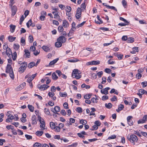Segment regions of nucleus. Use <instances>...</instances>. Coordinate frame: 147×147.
I'll use <instances>...</instances> for the list:
<instances>
[{
  "label": "nucleus",
  "instance_id": "obj_1",
  "mask_svg": "<svg viewBox=\"0 0 147 147\" xmlns=\"http://www.w3.org/2000/svg\"><path fill=\"white\" fill-rule=\"evenodd\" d=\"M127 138L128 140L133 145H135L136 143H138V138L134 134L128 135L127 136Z\"/></svg>",
  "mask_w": 147,
  "mask_h": 147
},
{
  "label": "nucleus",
  "instance_id": "obj_2",
  "mask_svg": "<svg viewBox=\"0 0 147 147\" xmlns=\"http://www.w3.org/2000/svg\"><path fill=\"white\" fill-rule=\"evenodd\" d=\"M81 72L78 69H74L72 73V77L76 79H79L81 77Z\"/></svg>",
  "mask_w": 147,
  "mask_h": 147
},
{
  "label": "nucleus",
  "instance_id": "obj_3",
  "mask_svg": "<svg viewBox=\"0 0 147 147\" xmlns=\"http://www.w3.org/2000/svg\"><path fill=\"white\" fill-rule=\"evenodd\" d=\"M72 26L71 28V30L69 32L68 34V36H72L73 35L74 33L77 28L76 27V23L75 22H73L71 24Z\"/></svg>",
  "mask_w": 147,
  "mask_h": 147
},
{
  "label": "nucleus",
  "instance_id": "obj_4",
  "mask_svg": "<svg viewBox=\"0 0 147 147\" xmlns=\"http://www.w3.org/2000/svg\"><path fill=\"white\" fill-rule=\"evenodd\" d=\"M39 118V121L40 122V127L41 129L44 130L47 129V128L45 127V123L43 119H41L40 117Z\"/></svg>",
  "mask_w": 147,
  "mask_h": 147
},
{
  "label": "nucleus",
  "instance_id": "obj_5",
  "mask_svg": "<svg viewBox=\"0 0 147 147\" xmlns=\"http://www.w3.org/2000/svg\"><path fill=\"white\" fill-rule=\"evenodd\" d=\"M27 63L26 62H23L21 64V66L19 69V71L21 72H23L26 68Z\"/></svg>",
  "mask_w": 147,
  "mask_h": 147
},
{
  "label": "nucleus",
  "instance_id": "obj_6",
  "mask_svg": "<svg viewBox=\"0 0 147 147\" xmlns=\"http://www.w3.org/2000/svg\"><path fill=\"white\" fill-rule=\"evenodd\" d=\"M82 9L81 8L78 7L76 11V19H78L81 16L82 13Z\"/></svg>",
  "mask_w": 147,
  "mask_h": 147
},
{
  "label": "nucleus",
  "instance_id": "obj_7",
  "mask_svg": "<svg viewBox=\"0 0 147 147\" xmlns=\"http://www.w3.org/2000/svg\"><path fill=\"white\" fill-rule=\"evenodd\" d=\"M51 111L55 113L58 114L57 112H59L60 110V107L59 106H56L54 108H51Z\"/></svg>",
  "mask_w": 147,
  "mask_h": 147
},
{
  "label": "nucleus",
  "instance_id": "obj_8",
  "mask_svg": "<svg viewBox=\"0 0 147 147\" xmlns=\"http://www.w3.org/2000/svg\"><path fill=\"white\" fill-rule=\"evenodd\" d=\"M6 72L7 73H11L13 72V69L10 64H7L6 69Z\"/></svg>",
  "mask_w": 147,
  "mask_h": 147
},
{
  "label": "nucleus",
  "instance_id": "obj_9",
  "mask_svg": "<svg viewBox=\"0 0 147 147\" xmlns=\"http://www.w3.org/2000/svg\"><path fill=\"white\" fill-rule=\"evenodd\" d=\"M66 40V38L64 36H61L59 37L57 39V41H59L62 43H64Z\"/></svg>",
  "mask_w": 147,
  "mask_h": 147
},
{
  "label": "nucleus",
  "instance_id": "obj_10",
  "mask_svg": "<svg viewBox=\"0 0 147 147\" xmlns=\"http://www.w3.org/2000/svg\"><path fill=\"white\" fill-rule=\"evenodd\" d=\"M147 120V115H145L142 119L139 120L138 121V124L143 123Z\"/></svg>",
  "mask_w": 147,
  "mask_h": 147
},
{
  "label": "nucleus",
  "instance_id": "obj_11",
  "mask_svg": "<svg viewBox=\"0 0 147 147\" xmlns=\"http://www.w3.org/2000/svg\"><path fill=\"white\" fill-rule=\"evenodd\" d=\"M133 117L131 116H129L127 117V119L128 124L129 125H133V122L131 120Z\"/></svg>",
  "mask_w": 147,
  "mask_h": 147
},
{
  "label": "nucleus",
  "instance_id": "obj_12",
  "mask_svg": "<svg viewBox=\"0 0 147 147\" xmlns=\"http://www.w3.org/2000/svg\"><path fill=\"white\" fill-rule=\"evenodd\" d=\"M110 88L109 87H107L101 90L100 92L102 94L105 95H107L108 94V91L110 90Z\"/></svg>",
  "mask_w": 147,
  "mask_h": 147
},
{
  "label": "nucleus",
  "instance_id": "obj_13",
  "mask_svg": "<svg viewBox=\"0 0 147 147\" xmlns=\"http://www.w3.org/2000/svg\"><path fill=\"white\" fill-rule=\"evenodd\" d=\"M11 7V11H12V15L14 16L16 13L17 10V7L15 5L10 7Z\"/></svg>",
  "mask_w": 147,
  "mask_h": 147
},
{
  "label": "nucleus",
  "instance_id": "obj_14",
  "mask_svg": "<svg viewBox=\"0 0 147 147\" xmlns=\"http://www.w3.org/2000/svg\"><path fill=\"white\" fill-rule=\"evenodd\" d=\"M26 85V83L25 82H23L22 84H20L19 86H18L16 88V90L17 91H19L22 90L24 88V87Z\"/></svg>",
  "mask_w": 147,
  "mask_h": 147
},
{
  "label": "nucleus",
  "instance_id": "obj_15",
  "mask_svg": "<svg viewBox=\"0 0 147 147\" xmlns=\"http://www.w3.org/2000/svg\"><path fill=\"white\" fill-rule=\"evenodd\" d=\"M14 119V116L12 115H9L7 116V118L6 119V122L8 123L11 122L12 120Z\"/></svg>",
  "mask_w": 147,
  "mask_h": 147
},
{
  "label": "nucleus",
  "instance_id": "obj_16",
  "mask_svg": "<svg viewBox=\"0 0 147 147\" xmlns=\"http://www.w3.org/2000/svg\"><path fill=\"white\" fill-rule=\"evenodd\" d=\"M25 53L24 56L25 58H29L30 57V53L29 51L27 49H25L24 51Z\"/></svg>",
  "mask_w": 147,
  "mask_h": 147
},
{
  "label": "nucleus",
  "instance_id": "obj_17",
  "mask_svg": "<svg viewBox=\"0 0 147 147\" xmlns=\"http://www.w3.org/2000/svg\"><path fill=\"white\" fill-rule=\"evenodd\" d=\"M42 49H43L46 52H49L50 51L51 49L49 47L45 45L42 47Z\"/></svg>",
  "mask_w": 147,
  "mask_h": 147
},
{
  "label": "nucleus",
  "instance_id": "obj_18",
  "mask_svg": "<svg viewBox=\"0 0 147 147\" xmlns=\"http://www.w3.org/2000/svg\"><path fill=\"white\" fill-rule=\"evenodd\" d=\"M35 24L32 23L31 20H30L26 23V26L28 28H29L30 26L34 27L35 26Z\"/></svg>",
  "mask_w": 147,
  "mask_h": 147
},
{
  "label": "nucleus",
  "instance_id": "obj_19",
  "mask_svg": "<svg viewBox=\"0 0 147 147\" xmlns=\"http://www.w3.org/2000/svg\"><path fill=\"white\" fill-rule=\"evenodd\" d=\"M49 86L46 84H43L41 85L39 87V89L41 90H44L47 89V88H49Z\"/></svg>",
  "mask_w": 147,
  "mask_h": 147
},
{
  "label": "nucleus",
  "instance_id": "obj_20",
  "mask_svg": "<svg viewBox=\"0 0 147 147\" xmlns=\"http://www.w3.org/2000/svg\"><path fill=\"white\" fill-rule=\"evenodd\" d=\"M62 26L64 28H67L69 27V24L67 20H63Z\"/></svg>",
  "mask_w": 147,
  "mask_h": 147
},
{
  "label": "nucleus",
  "instance_id": "obj_21",
  "mask_svg": "<svg viewBox=\"0 0 147 147\" xmlns=\"http://www.w3.org/2000/svg\"><path fill=\"white\" fill-rule=\"evenodd\" d=\"M97 18L98 21L95 20V22L98 24H101L103 22L102 19L100 18V17L98 15L97 16Z\"/></svg>",
  "mask_w": 147,
  "mask_h": 147
},
{
  "label": "nucleus",
  "instance_id": "obj_22",
  "mask_svg": "<svg viewBox=\"0 0 147 147\" xmlns=\"http://www.w3.org/2000/svg\"><path fill=\"white\" fill-rule=\"evenodd\" d=\"M36 117L35 115H33L32 117L31 120L32 121V123L33 125H35L37 123L36 120Z\"/></svg>",
  "mask_w": 147,
  "mask_h": 147
},
{
  "label": "nucleus",
  "instance_id": "obj_23",
  "mask_svg": "<svg viewBox=\"0 0 147 147\" xmlns=\"http://www.w3.org/2000/svg\"><path fill=\"white\" fill-rule=\"evenodd\" d=\"M20 43L21 45L22 46L25 45L26 44V41L24 38L22 37L20 39Z\"/></svg>",
  "mask_w": 147,
  "mask_h": 147
},
{
  "label": "nucleus",
  "instance_id": "obj_24",
  "mask_svg": "<svg viewBox=\"0 0 147 147\" xmlns=\"http://www.w3.org/2000/svg\"><path fill=\"white\" fill-rule=\"evenodd\" d=\"M6 53L8 57L10 56L11 55L12 53V52L11 49L9 48H8L6 50Z\"/></svg>",
  "mask_w": 147,
  "mask_h": 147
},
{
  "label": "nucleus",
  "instance_id": "obj_25",
  "mask_svg": "<svg viewBox=\"0 0 147 147\" xmlns=\"http://www.w3.org/2000/svg\"><path fill=\"white\" fill-rule=\"evenodd\" d=\"M10 31L11 32L13 33L14 32L16 28V26L13 24H11L10 25Z\"/></svg>",
  "mask_w": 147,
  "mask_h": 147
},
{
  "label": "nucleus",
  "instance_id": "obj_26",
  "mask_svg": "<svg viewBox=\"0 0 147 147\" xmlns=\"http://www.w3.org/2000/svg\"><path fill=\"white\" fill-rule=\"evenodd\" d=\"M20 45L18 43H15L13 44V49L16 51H18L20 48Z\"/></svg>",
  "mask_w": 147,
  "mask_h": 147
},
{
  "label": "nucleus",
  "instance_id": "obj_27",
  "mask_svg": "<svg viewBox=\"0 0 147 147\" xmlns=\"http://www.w3.org/2000/svg\"><path fill=\"white\" fill-rule=\"evenodd\" d=\"M36 134L38 136H41L43 134V131H38L36 132Z\"/></svg>",
  "mask_w": 147,
  "mask_h": 147
},
{
  "label": "nucleus",
  "instance_id": "obj_28",
  "mask_svg": "<svg viewBox=\"0 0 147 147\" xmlns=\"http://www.w3.org/2000/svg\"><path fill=\"white\" fill-rule=\"evenodd\" d=\"M79 61L77 58H74L73 59H69L68 60V61L71 63H75Z\"/></svg>",
  "mask_w": 147,
  "mask_h": 147
},
{
  "label": "nucleus",
  "instance_id": "obj_29",
  "mask_svg": "<svg viewBox=\"0 0 147 147\" xmlns=\"http://www.w3.org/2000/svg\"><path fill=\"white\" fill-rule=\"evenodd\" d=\"M16 39V37H13L11 36H9L8 37V40L10 42H13Z\"/></svg>",
  "mask_w": 147,
  "mask_h": 147
},
{
  "label": "nucleus",
  "instance_id": "obj_30",
  "mask_svg": "<svg viewBox=\"0 0 147 147\" xmlns=\"http://www.w3.org/2000/svg\"><path fill=\"white\" fill-rule=\"evenodd\" d=\"M138 47H134L133 48L132 51H131L130 53L132 54H135L136 52H138Z\"/></svg>",
  "mask_w": 147,
  "mask_h": 147
},
{
  "label": "nucleus",
  "instance_id": "obj_31",
  "mask_svg": "<svg viewBox=\"0 0 147 147\" xmlns=\"http://www.w3.org/2000/svg\"><path fill=\"white\" fill-rule=\"evenodd\" d=\"M58 60V58H56V59H54L53 61H51L49 63V65H52L55 64L57 62Z\"/></svg>",
  "mask_w": 147,
  "mask_h": 147
},
{
  "label": "nucleus",
  "instance_id": "obj_32",
  "mask_svg": "<svg viewBox=\"0 0 147 147\" xmlns=\"http://www.w3.org/2000/svg\"><path fill=\"white\" fill-rule=\"evenodd\" d=\"M123 108V105L122 104H121L119 106L118 109H116V111L117 112H119L120 111L122 110Z\"/></svg>",
  "mask_w": 147,
  "mask_h": 147
},
{
  "label": "nucleus",
  "instance_id": "obj_33",
  "mask_svg": "<svg viewBox=\"0 0 147 147\" xmlns=\"http://www.w3.org/2000/svg\"><path fill=\"white\" fill-rule=\"evenodd\" d=\"M28 107L30 110V111L32 112H33L34 110V107L32 106V105H28Z\"/></svg>",
  "mask_w": 147,
  "mask_h": 147
},
{
  "label": "nucleus",
  "instance_id": "obj_34",
  "mask_svg": "<svg viewBox=\"0 0 147 147\" xmlns=\"http://www.w3.org/2000/svg\"><path fill=\"white\" fill-rule=\"evenodd\" d=\"M62 44L61 42L57 41V42L55 43V46L57 47H60L62 46Z\"/></svg>",
  "mask_w": 147,
  "mask_h": 147
},
{
  "label": "nucleus",
  "instance_id": "obj_35",
  "mask_svg": "<svg viewBox=\"0 0 147 147\" xmlns=\"http://www.w3.org/2000/svg\"><path fill=\"white\" fill-rule=\"evenodd\" d=\"M50 126L51 129H53L56 126V123L53 122H51L50 123Z\"/></svg>",
  "mask_w": 147,
  "mask_h": 147
},
{
  "label": "nucleus",
  "instance_id": "obj_36",
  "mask_svg": "<svg viewBox=\"0 0 147 147\" xmlns=\"http://www.w3.org/2000/svg\"><path fill=\"white\" fill-rule=\"evenodd\" d=\"M129 23L128 22H125L124 23H119L118 24L119 26H124L126 25H128L129 24Z\"/></svg>",
  "mask_w": 147,
  "mask_h": 147
},
{
  "label": "nucleus",
  "instance_id": "obj_37",
  "mask_svg": "<svg viewBox=\"0 0 147 147\" xmlns=\"http://www.w3.org/2000/svg\"><path fill=\"white\" fill-rule=\"evenodd\" d=\"M105 106L107 108L110 109L112 107V105L110 103H109L108 104L106 103L105 104Z\"/></svg>",
  "mask_w": 147,
  "mask_h": 147
},
{
  "label": "nucleus",
  "instance_id": "obj_38",
  "mask_svg": "<svg viewBox=\"0 0 147 147\" xmlns=\"http://www.w3.org/2000/svg\"><path fill=\"white\" fill-rule=\"evenodd\" d=\"M110 92L111 94L114 93L116 94H118V91L114 88L112 89Z\"/></svg>",
  "mask_w": 147,
  "mask_h": 147
},
{
  "label": "nucleus",
  "instance_id": "obj_39",
  "mask_svg": "<svg viewBox=\"0 0 147 147\" xmlns=\"http://www.w3.org/2000/svg\"><path fill=\"white\" fill-rule=\"evenodd\" d=\"M52 78L53 80H56L58 78V76H57L55 73H53L52 75Z\"/></svg>",
  "mask_w": 147,
  "mask_h": 147
},
{
  "label": "nucleus",
  "instance_id": "obj_40",
  "mask_svg": "<svg viewBox=\"0 0 147 147\" xmlns=\"http://www.w3.org/2000/svg\"><path fill=\"white\" fill-rule=\"evenodd\" d=\"M134 38H127V42L128 43H132L134 42Z\"/></svg>",
  "mask_w": 147,
  "mask_h": 147
},
{
  "label": "nucleus",
  "instance_id": "obj_41",
  "mask_svg": "<svg viewBox=\"0 0 147 147\" xmlns=\"http://www.w3.org/2000/svg\"><path fill=\"white\" fill-rule=\"evenodd\" d=\"M59 94L61 97H65L67 96V93L64 92H61L59 93Z\"/></svg>",
  "mask_w": 147,
  "mask_h": 147
},
{
  "label": "nucleus",
  "instance_id": "obj_42",
  "mask_svg": "<svg viewBox=\"0 0 147 147\" xmlns=\"http://www.w3.org/2000/svg\"><path fill=\"white\" fill-rule=\"evenodd\" d=\"M92 94H86L84 95V98L85 99H88L90 98Z\"/></svg>",
  "mask_w": 147,
  "mask_h": 147
},
{
  "label": "nucleus",
  "instance_id": "obj_43",
  "mask_svg": "<svg viewBox=\"0 0 147 147\" xmlns=\"http://www.w3.org/2000/svg\"><path fill=\"white\" fill-rule=\"evenodd\" d=\"M92 65H97L99 64L100 62L99 61H91Z\"/></svg>",
  "mask_w": 147,
  "mask_h": 147
},
{
  "label": "nucleus",
  "instance_id": "obj_44",
  "mask_svg": "<svg viewBox=\"0 0 147 147\" xmlns=\"http://www.w3.org/2000/svg\"><path fill=\"white\" fill-rule=\"evenodd\" d=\"M107 8L109 9H111L113 10H115V11H117V9L115 8V7L113 6H110L109 5V6H106Z\"/></svg>",
  "mask_w": 147,
  "mask_h": 147
},
{
  "label": "nucleus",
  "instance_id": "obj_45",
  "mask_svg": "<svg viewBox=\"0 0 147 147\" xmlns=\"http://www.w3.org/2000/svg\"><path fill=\"white\" fill-rule=\"evenodd\" d=\"M12 55V57L13 60L14 61L17 58V53L16 52H13Z\"/></svg>",
  "mask_w": 147,
  "mask_h": 147
},
{
  "label": "nucleus",
  "instance_id": "obj_46",
  "mask_svg": "<svg viewBox=\"0 0 147 147\" xmlns=\"http://www.w3.org/2000/svg\"><path fill=\"white\" fill-rule=\"evenodd\" d=\"M85 23L86 21H84L82 23L78 24L76 26L77 28H78L80 27H82L84 25V24H85Z\"/></svg>",
  "mask_w": 147,
  "mask_h": 147
},
{
  "label": "nucleus",
  "instance_id": "obj_47",
  "mask_svg": "<svg viewBox=\"0 0 147 147\" xmlns=\"http://www.w3.org/2000/svg\"><path fill=\"white\" fill-rule=\"evenodd\" d=\"M44 112L47 115H49L50 113L48 109L45 108L44 110Z\"/></svg>",
  "mask_w": 147,
  "mask_h": 147
},
{
  "label": "nucleus",
  "instance_id": "obj_48",
  "mask_svg": "<svg viewBox=\"0 0 147 147\" xmlns=\"http://www.w3.org/2000/svg\"><path fill=\"white\" fill-rule=\"evenodd\" d=\"M63 26H59L58 28V31L59 32H63L64 30V29Z\"/></svg>",
  "mask_w": 147,
  "mask_h": 147
},
{
  "label": "nucleus",
  "instance_id": "obj_49",
  "mask_svg": "<svg viewBox=\"0 0 147 147\" xmlns=\"http://www.w3.org/2000/svg\"><path fill=\"white\" fill-rule=\"evenodd\" d=\"M41 144L38 142H36L34 144V147H41Z\"/></svg>",
  "mask_w": 147,
  "mask_h": 147
},
{
  "label": "nucleus",
  "instance_id": "obj_50",
  "mask_svg": "<svg viewBox=\"0 0 147 147\" xmlns=\"http://www.w3.org/2000/svg\"><path fill=\"white\" fill-rule=\"evenodd\" d=\"M33 37L32 35H30L28 37V41L29 42L32 43L33 41Z\"/></svg>",
  "mask_w": 147,
  "mask_h": 147
},
{
  "label": "nucleus",
  "instance_id": "obj_51",
  "mask_svg": "<svg viewBox=\"0 0 147 147\" xmlns=\"http://www.w3.org/2000/svg\"><path fill=\"white\" fill-rule=\"evenodd\" d=\"M15 1L14 0H10L9 2V7L13 6V5L15 4Z\"/></svg>",
  "mask_w": 147,
  "mask_h": 147
},
{
  "label": "nucleus",
  "instance_id": "obj_52",
  "mask_svg": "<svg viewBox=\"0 0 147 147\" xmlns=\"http://www.w3.org/2000/svg\"><path fill=\"white\" fill-rule=\"evenodd\" d=\"M35 66V63L34 62H31L28 65L29 68H32L33 67Z\"/></svg>",
  "mask_w": 147,
  "mask_h": 147
},
{
  "label": "nucleus",
  "instance_id": "obj_53",
  "mask_svg": "<svg viewBox=\"0 0 147 147\" xmlns=\"http://www.w3.org/2000/svg\"><path fill=\"white\" fill-rule=\"evenodd\" d=\"M96 98L93 97L91 98V100L93 103H97V100L96 98V96L95 95Z\"/></svg>",
  "mask_w": 147,
  "mask_h": 147
},
{
  "label": "nucleus",
  "instance_id": "obj_54",
  "mask_svg": "<svg viewBox=\"0 0 147 147\" xmlns=\"http://www.w3.org/2000/svg\"><path fill=\"white\" fill-rule=\"evenodd\" d=\"M122 4L123 6V7L125 8L126 7L127 5V3L126 1L125 0H123L122 1Z\"/></svg>",
  "mask_w": 147,
  "mask_h": 147
},
{
  "label": "nucleus",
  "instance_id": "obj_55",
  "mask_svg": "<svg viewBox=\"0 0 147 147\" xmlns=\"http://www.w3.org/2000/svg\"><path fill=\"white\" fill-rule=\"evenodd\" d=\"M55 131L56 132H59L60 131V129L57 126H56L54 129Z\"/></svg>",
  "mask_w": 147,
  "mask_h": 147
},
{
  "label": "nucleus",
  "instance_id": "obj_56",
  "mask_svg": "<svg viewBox=\"0 0 147 147\" xmlns=\"http://www.w3.org/2000/svg\"><path fill=\"white\" fill-rule=\"evenodd\" d=\"M76 111L79 113H81L82 111V109L80 107H78L76 108Z\"/></svg>",
  "mask_w": 147,
  "mask_h": 147
},
{
  "label": "nucleus",
  "instance_id": "obj_57",
  "mask_svg": "<svg viewBox=\"0 0 147 147\" xmlns=\"http://www.w3.org/2000/svg\"><path fill=\"white\" fill-rule=\"evenodd\" d=\"M116 55L119 59H122L123 55L121 54H118V53L116 54Z\"/></svg>",
  "mask_w": 147,
  "mask_h": 147
},
{
  "label": "nucleus",
  "instance_id": "obj_58",
  "mask_svg": "<svg viewBox=\"0 0 147 147\" xmlns=\"http://www.w3.org/2000/svg\"><path fill=\"white\" fill-rule=\"evenodd\" d=\"M6 128L8 130L9 129H11L13 130L14 129V127L13 126L11 125H8L6 127Z\"/></svg>",
  "mask_w": 147,
  "mask_h": 147
},
{
  "label": "nucleus",
  "instance_id": "obj_59",
  "mask_svg": "<svg viewBox=\"0 0 147 147\" xmlns=\"http://www.w3.org/2000/svg\"><path fill=\"white\" fill-rule=\"evenodd\" d=\"M141 84L142 85L143 88L146 87L147 86V82L146 81H144L141 83Z\"/></svg>",
  "mask_w": 147,
  "mask_h": 147
},
{
  "label": "nucleus",
  "instance_id": "obj_60",
  "mask_svg": "<svg viewBox=\"0 0 147 147\" xmlns=\"http://www.w3.org/2000/svg\"><path fill=\"white\" fill-rule=\"evenodd\" d=\"M141 94H147V92L146 91L143 89H140L139 90Z\"/></svg>",
  "mask_w": 147,
  "mask_h": 147
},
{
  "label": "nucleus",
  "instance_id": "obj_61",
  "mask_svg": "<svg viewBox=\"0 0 147 147\" xmlns=\"http://www.w3.org/2000/svg\"><path fill=\"white\" fill-rule=\"evenodd\" d=\"M108 63L109 64H113L115 63V62L113 59H111L108 61Z\"/></svg>",
  "mask_w": 147,
  "mask_h": 147
},
{
  "label": "nucleus",
  "instance_id": "obj_62",
  "mask_svg": "<svg viewBox=\"0 0 147 147\" xmlns=\"http://www.w3.org/2000/svg\"><path fill=\"white\" fill-rule=\"evenodd\" d=\"M116 136L115 135H112L111 136H109L108 137V139L111 140L114 139L116 138Z\"/></svg>",
  "mask_w": 147,
  "mask_h": 147
},
{
  "label": "nucleus",
  "instance_id": "obj_63",
  "mask_svg": "<svg viewBox=\"0 0 147 147\" xmlns=\"http://www.w3.org/2000/svg\"><path fill=\"white\" fill-rule=\"evenodd\" d=\"M85 1H84V2L81 5V7L82 8V9H85L86 7V6L85 4Z\"/></svg>",
  "mask_w": 147,
  "mask_h": 147
},
{
  "label": "nucleus",
  "instance_id": "obj_64",
  "mask_svg": "<svg viewBox=\"0 0 147 147\" xmlns=\"http://www.w3.org/2000/svg\"><path fill=\"white\" fill-rule=\"evenodd\" d=\"M108 96L107 95H104L102 97V100H106L108 99Z\"/></svg>",
  "mask_w": 147,
  "mask_h": 147
}]
</instances>
